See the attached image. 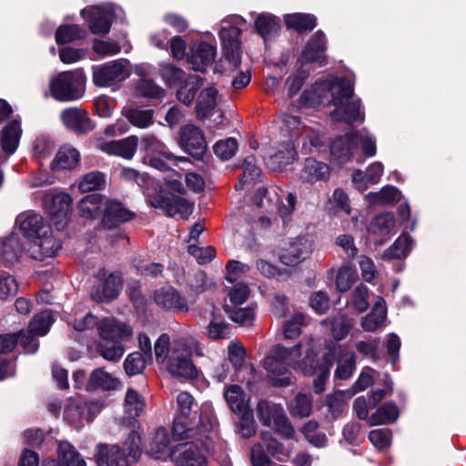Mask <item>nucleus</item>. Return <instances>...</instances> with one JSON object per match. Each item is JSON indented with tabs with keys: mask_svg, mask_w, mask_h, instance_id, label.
I'll return each instance as SVG.
<instances>
[{
	"mask_svg": "<svg viewBox=\"0 0 466 466\" xmlns=\"http://www.w3.org/2000/svg\"><path fill=\"white\" fill-rule=\"evenodd\" d=\"M288 27L298 32L312 30L316 25V18L308 14H292L285 16Z\"/></svg>",
	"mask_w": 466,
	"mask_h": 466,
	"instance_id": "de8ad7c7",
	"label": "nucleus"
},
{
	"mask_svg": "<svg viewBox=\"0 0 466 466\" xmlns=\"http://www.w3.org/2000/svg\"><path fill=\"white\" fill-rule=\"evenodd\" d=\"M151 206L162 209L167 216L187 219L193 212L194 205L184 198L169 196L150 200Z\"/></svg>",
	"mask_w": 466,
	"mask_h": 466,
	"instance_id": "f8f14e48",
	"label": "nucleus"
},
{
	"mask_svg": "<svg viewBox=\"0 0 466 466\" xmlns=\"http://www.w3.org/2000/svg\"><path fill=\"white\" fill-rule=\"evenodd\" d=\"M140 455V438L136 431H131L122 447L97 445L95 458L98 466H132Z\"/></svg>",
	"mask_w": 466,
	"mask_h": 466,
	"instance_id": "20e7f679",
	"label": "nucleus"
},
{
	"mask_svg": "<svg viewBox=\"0 0 466 466\" xmlns=\"http://www.w3.org/2000/svg\"><path fill=\"white\" fill-rule=\"evenodd\" d=\"M339 350V358L335 378L339 380L350 379L356 368V355L352 351L345 350L342 346L337 347Z\"/></svg>",
	"mask_w": 466,
	"mask_h": 466,
	"instance_id": "c756f323",
	"label": "nucleus"
},
{
	"mask_svg": "<svg viewBox=\"0 0 466 466\" xmlns=\"http://www.w3.org/2000/svg\"><path fill=\"white\" fill-rule=\"evenodd\" d=\"M399 416V410L394 403H386L379 408L369 419L370 426L388 424L395 421Z\"/></svg>",
	"mask_w": 466,
	"mask_h": 466,
	"instance_id": "c03bdc74",
	"label": "nucleus"
},
{
	"mask_svg": "<svg viewBox=\"0 0 466 466\" xmlns=\"http://www.w3.org/2000/svg\"><path fill=\"white\" fill-rule=\"evenodd\" d=\"M98 352L105 360L116 362L122 358L125 348L121 343L103 340L98 345Z\"/></svg>",
	"mask_w": 466,
	"mask_h": 466,
	"instance_id": "6e6d98bb",
	"label": "nucleus"
},
{
	"mask_svg": "<svg viewBox=\"0 0 466 466\" xmlns=\"http://www.w3.org/2000/svg\"><path fill=\"white\" fill-rule=\"evenodd\" d=\"M289 411L292 416L308 417L311 412V400L303 393L298 394L290 402Z\"/></svg>",
	"mask_w": 466,
	"mask_h": 466,
	"instance_id": "4d7b16f0",
	"label": "nucleus"
},
{
	"mask_svg": "<svg viewBox=\"0 0 466 466\" xmlns=\"http://www.w3.org/2000/svg\"><path fill=\"white\" fill-rule=\"evenodd\" d=\"M171 460L177 466H207L202 449L194 441L185 442L172 449Z\"/></svg>",
	"mask_w": 466,
	"mask_h": 466,
	"instance_id": "6e6552de",
	"label": "nucleus"
},
{
	"mask_svg": "<svg viewBox=\"0 0 466 466\" xmlns=\"http://www.w3.org/2000/svg\"><path fill=\"white\" fill-rule=\"evenodd\" d=\"M123 116L130 124L138 128H147L154 123V111L152 109L127 107L123 109Z\"/></svg>",
	"mask_w": 466,
	"mask_h": 466,
	"instance_id": "ea45409f",
	"label": "nucleus"
},
{
	"mask_svg": "<svg viewBox=\"0 0 466 466\" xmlns=\"http://www.w3.org/2000/svg\"><path fill=\"white\" fill-rule=\"evenodd\" d=\"M380 340L378 338H370L367 340H360L356 343V349L358 352L363 356L370 358L373 361L378 360L380 356Z\"/></svg>",
	"mask_w": 466,
	"mask_h": 466,
	"instance_id": "e2e57ef3",
	"label": "nucleus"
},
{
	"mask_svg": "<svg viewBox=\"0 0 466 466\" xmlns=\"http://www.w3.org/2000/svg\"><path fill=\"white\" fill-rule=\"evenodd\" d=\"M134 213L127 209L116 200H107L105 205L103 225L108 228H116L119 224L131 220Z\"/></svg>",
	"mask_w": 466,
	"mask_h": 466,
	"instance_id": "412c9836",
	"label": "nucleus"
},
{
	"mask_svg": "<svg viewBox=\"0 0 466 466\" xmlns=\"http://www.w3.org/2000/svg\"><path fill=\"white\" fill-rule=\"evenodd\" d=\"M345 394L343 391H336L326 397L325 405L327 406V417L337 418L343 410Z\"/></svg>",
	"mask_w": 466,
	"mask_h": 466,
	"instance_id": "69168bd1",
	"label": "nucleus"
},
{
	"mask_svg": "<svg viewBox=\"0 0 466 466\" xmlns=\"http://www.w3.org/2000/svg\"><path fill=\"white\" fill-rule=\"evenodd\" d=\"M320 342L318 337L306 335L295 346L286 348L276 345L264 360V367L274 378V384L286 387L292 383L293 377L286 376L289 367L300 370L306 376H315L320 369L319 353Z\"/></svg>",
	"mask_w": 466,
	"mask_h": 466,
	"instance_id": "f257e3e1",
	"label": "nucleus"
},
{
	"mask_svg": "<svg viewBox=\"0 0 466 466\" xmlns=\"http://www.w3.org/2000/svg\"><path fill=\"white\" fill-rule=\"evenodd\" d=\"M70 204L71 197L66 193H60L52 198L48 209L55 224L65 222L70 209Z\"/></svg>",
	"mask_w": 466,
	"mask_h": 466,
	"instance_id": "2f4dec72",
	"label": "nucleus"
},
{
	"mask_svg": "<svg viewBox=\"0 0 466 466\" xmlns=\"http://www.w3.org/2000/svg\"><path fill=\"white\" fill-rule=\"evenodd\" d=\"M79 157V153L76 149L66 147H62L53 160L51 168L54 171L71 169L78 163Z\"/></svg>",
	"mask_w": 466,
	"mask_h": 466,
	"instance_id": "a19ab883",
	"label": "nucleus"
},
{
	"mask_svg": "<svg viewBox=\"0 0 466 466\" xmlns=\"http://www.w3.org/2000/svg\"><path fill=\"white\" fill-rule=\"evenodd\" d=\"M92 408L98 410V403L96 402H84V403H69L65 409L64 414L66 419L72 424L78 425L85 420L86 411H90Z\"/></svg>",
	"mask_w": 466,
	"mask_h": 466,
	"instance_id": "37998d69",
	"label": "nucleus"
},
{
	"mask_svg": "<svg viewBox=\"0 0 466 466\" xmlns=\"http://www.w3.org/2000/svg\"><path fill=\"white\" fill-rule=\"evenodd\" d=\"M399 196L400 191L397 187L392 186H387L383 187L380 192L369 194L370 202L380 205L392 204L398 200Z\"/></svg>",
	"mask_w": 466,
	"mask_h": 466,
	"instance_id": "bf43d9fd",
	"label": "nucleus"
},
{
	"mask_svg": "<svg viewBox=\"0 0 466 466\" xmlns=\"http://www.w3.org/2000/svg\"><path fill=\"white\" fill-rule=\"evenodd\" d=\"M138 138L137 136H129L124 139L102 142L99 149L107 155L131 159L137 148Z\"/></svg>",
	"mask_w": 466,
	"mask_h": 466,
	"instance_id": "aec40b11",
	"label": "nucleus"
},
{
	"mask_svg": "<svg viewBox=\"0 0 466 466\" xmlns=\"http://www.w3.org/2000/svg\"><path fill=\"white\" fill-rule=\"evenodd\" d=\"M178 414L173 422V437L177 441L196 439L203 444V439L214 429L216 419L208 406H202L197 416L190 417L194 398L187 391L178 393L177 397Z\"/></svg>",
	"mask_w": 466,
	"mask_h": 466,
	"instance_id": "f03ea898",
	"label": "nucleus"
},
{
	"mask_svg": "<svg viewBox=\"0 0 466 466\" xmlns=\"http://www.w3.org/2000/svg\"><path fill=\"white\" fill-rule=\"evenodd\" d=\"M86 35V31L77 25H63L56 32V41L59 45L66 44L82 39Z\"/></svg>",
	"mask_w": 466,
	"mask_h": 466,
	"instance_id": "8fccbe9b",
	"label": "nucleus"
},
{
	"mask_svg": "<svg viewBox=\"0 0 466 466\" xmlns=\"http://www.w3.org/2000/svg\"><path fill=\"white\" fill-rule=\"evenodd\" d=\"M309 318L303 313L295 312L283 324V337L287 339H295L301 334L302 328L308 326Z\"/></svg>",
	"mask_w": 466,
	"mask_h": 466,
	"instance_id": "58836bf2",
	"label": "nucleus"
},
{
	"mask_svg": "<svg viewBox=\"0 0 466 466\" xmlns=\"http://www.w3.org/2000/svg\"><path fill=\"white\" fill-rule=\"evenodd\" d=\"M141 150H143L147 158L151 156L159 155L165 158H172L173 154L169 152L167 147L153 134L144 135L141 138Z\"/></svg>",
	"mask_w": 466,
	"mask_h": 466,
	"instance_id": "e433bc0d",
	"label": "nucleus"
},
{
	"mask_svg": "<svg viewBox=\"0 0 466 466\" xmlns=\"http://www.w3.org/2000/svg\"><path fill=\"white\" fill-rule=\"evenodd\" d=\"M224 398L235 414L241 413L249 408V399L247 397L243 389L238 385H230L227 387L224 392Z\"/></svg>",
	"mask_w": 466,
	"mask_h": 466,
	"instance_id": "bb28decb",
	"label": "nucleus"
},
{
	"mask_svg": "<svg viewBox=\"0 0 466 466\" xmlns=\"http://www.w3.org/2000/svg\"><path fill=\"white\" fill-rule=\"evenodd\" d=\"M170 440L168 432L164 428L156 431L147 448V453L157 460L166 461L171 458L172 450L169 448Z\"/></svg>",
	"mask_w": 466,
	"mask_h": 466,
	"instance_id": "5701e85b",
	"label": "nucleus"
},
{
	"mask_svg": "<svg viewBox=\"0 0 466 466\" xmlns=\"http://www.w3.org/2000/svg\"><path fill=\"white\" fill-rule=\"evenodd\" d=\"M114 17L111 5L92 7L88 11V26L94 35H106L109 32Z\"/></svg>",
	"mask_w": 466,
	"mask_h": 466,
	"instance_id": "dca6fc26",
	"label": "nucleus"
},
{
	"mask_svg": "<svg viewBox=\"0 0 466 466\" xmlns=\"http://www.w3.org/2000/svg\"><path fill=\"white\" fill-rule=\"evenodd\" d=\"M20 229L32 239L39 237L42 233L51 232V228L45 224L43 218L38 214H31L25 218L20 222Z\"/></svg>",
	"mask_w": 466,
	"mask_h": 466,
	"instance_id": "473e14b6",
	"label": "nucleus"
},
{
	"mask_svg": "<svg viewBox=\"0 0 466 466\" xmlns=\"http://www.w3.org/2000/svg\"><path fill=\"white\" fill-rule=\"evenodd\" d=\"M53 321L54 319L50 311H42L35 315L30 321L28 326L29 330L30 332H34L35 335L44 336L48 332Z\"/></svg>",
	"mask_w": 466,
	"mask_h": 466,
	"instance_id": "5fc2aeb1",
	"label": "nucleus"
},
{
	"mask_svg": "<svg viewBox=\"0 0 466 466\" xmlns=\"http://www.w3.org/2000/svg\"><path fill=\"white\" fill-rule=\"evenodd\" d=\"M86 81L82 69L61 72L50 81L51 95L57 101L78 100L85 94Z\"/></svg>",
	"mask_w": 466,
	"mask_h": 466,
	"instance_id": "39448f33",
	"label": "nucleus"
},
{
	"mask_svg": "<svg viewBox=\"0 0 466 466\" xmlns=\"http://www.w3.org/2000/svg\"><path fill=\"white\" fill-rule=\"evenodd\" d=\"M357 148V134L350 131L337 137L330 145V155L339 164L349 161Z\"/></svg>",
	"mask_w": 466,
	"mask_h": 466,
	"instance_id": "f3484780",
	"label": "nucleus"
},
{
	"mask_svg": "<svg viewBox=\"0 0 466 466\" xmlns=\"http://www.w3.org/2000/svg\"><path fill=\"white\" fill-rule=\"evenodd\" d=\"M20 136L21 127L17 120L11 121L4 127L1 135V144L6 154L11 155L16 150Z\"/></svg>",
	"mask_w": 466,
	"mask_h": 466,
	"instance_id": "72a5a7b5",
	"label": "nucleus"
},
{
	"mask_svg": "<svg viewBox=\"0 0 466 466\" xmlns=\"http://www.w3.org/2000/svg\"><path fill=\"white\" fill-rule=\"evenodd\" d=\"M172 343L167 334H161L156 340L154 345V351L156 355V360L159 364H163L166 361L168 362L169 356L171 354Z\"/></svg>",
	"mask_w": 466,
	"mask_h": 466,
	"instance_id": "680f3d73",
	"label": "nucleus"
},
{
	"mask_svg": "<svg viewBox=\"0 0 466 466\" xmlns=\"http://www.w3.org/2000/svg\"><path fill=\"white\" fill-rule=\"evenodd\" d=\"M99 283L92 289L91 297L97 302L110 301L116 299L122 289V278L118 273L106 274L100 271Z\"/></svg>",
	"mask_w": 466,
	"mask_h": 466,
	"instance_id": "0eeeda50",
	"label": "nucleus"
},
{
	"mask_svg": "<svg viewBox=\"0 0 466 466\" xmlns=\"http://www.w3.org/2000/svg\"><path fill=\"white\" fill-rule=\"evenodd\" d=\"M206 335L211 340L227 339L231 336V329L226 322L210 321L207 326Z\"/></svg>",
	"mask_w": 466,
	"mask_h": 466,
	"instance_id": "052dcab7",
	"label": "nucleus"
},
{
	"mask_svg": "<svg viewBox=\"0 0 466 466\" xmlns=\"http://www.w3.org/2000/svg\"><path fill=\"white\" fill-rule=\"evenodd\" d=\"M102 340L121 343L130 339L133 335L132 328L127 323L115 319H104L97 326Z\"/></svg>",
	"mask_w": 466,
	"mask_h": 466,
	"instance_id": "ddd939ff",
	"label": "nucleus"
},
{
	"mask_svg": "<svg viewBox=\"0 0 466 466\" xmlns=\"http://www.w3.org/2000/svg\"><path fill=\"white\" fill-rule=\"evenodd\" d=\"M216 57V47L206 42H201L190 49L187 62L194 71L203 72L210 66Z\"/></svg>",
	"mask_w": 466,
	"mask_h": 466,
	"instance_id": "6ab92c4d",
	"label": "nucleus"
},
{
	"mask_svg": "<svg viewBox=\"0 0 466 466\" xmlns=\"http://www.w3.org/2000/svg\"><path fill=\"white\" fill-rule=\"evenodd\" d=\"M60 117L68 129L77 134L87 133L94 128L87 112L81 107L66 108L61 112Z\"/></svg>",
	"mask_w": 466,
	"mask_h": 466,
	"instance_id": "2eb2a0df",
	"label": "nucleus"
},
{
	"mask_svg": "<svg viewBox=\"0 0 466 466\" xmlns=\"http://www.w3.org/2000/svg\"><path fill=\"white\" fill-rule=\"evenodd\" d=\"M395 227V218L391 213L385 212L376 216L371 221L369 231L379 237H387Z\"/></svg>",
	"mask_w": 466,
	"mask_h": 466,
	"instance_id": "79ce46f5",
	"label": "nucleus"
},
{
	"mask_svg": "<svg viewBox=\"0 0 466 466\" xmlns=\"http://www.w3.org/2000/svg\"><path fill=\"white\" fill-rule=\"evenodd\" d=\"M218 90L213 86L202 89L198 96L195 111L198 119H204L212 115L218 105Z\"/></svg>",
	"mask_w": 466,
	"mask_h": 466,
	"instance_id": "b1692460",
	"label": "nucleus"
},
{
	"mask_svg": "<svg viewBox=\"0 0 466 466\" xmlns=\"http://www.w3.org/2000/svg\"><path fill=\"white\" fill-rule=\"evenodd\" d=\"M369 289L363 285H358L352 291L350 303L358 313H362L369 309Z\"/></svg>",
	"mask_w": 466,
	"mask_h": 466,
	"instance_id": "13d9d810",
	"label": "nucleus"
},
{
	"mask_svg": "<svg viewBox=\"0 0 466 466\" xmlns=\"http://www.w3.org/2000/svg\"><path fill=\"white\" fill-rule=\"evenodd\" d=\"M155 302L161 308L172 311H188V305L185 298L172 288H161L154 294Z\"/></svg>",
	"mask_w": 466,
	"mask_h": 466,
	"instance_id": "a211bd4d",
	"label": "nucleus"
},
{
	"mask_svg": "<svg viewBox=\"0 0 466 466\" xmlns=\"http://www.w3.org/2000/svg\"><path fill=\"white\" fill-rule=\"evenodd\" d=\"M137 92L145 97L158 98L164 95V90L151 79L140 78L136 84Z\"/></svg>",
	"mask_w": 466,
	"mask_h": 466,
	"instance_id": "0e129e2a",
	"label": "nucleus"
},
{
	"mask_svg": "<svg viewBox=\"0 0 466 466\" xmlns=\"http://www.w3.org/2000/svg\"><path fill=\"white\" fill-rule=\"evenodd\" d=\"M310 248L307 241L298 239L289 244L280 255V261L287 266L294 267L299 264L309 254Z\"/></svg>",
	"mask_w": 466,
	"mask_h": 466,
	"instance_id": "393cba45",
	"label": "nucleus"
},
{
	"mask_svg": "<svg viewBox=\"0 0 466 466\" xmlns=\"http://www.w3.org/2000/svg\"><path fill=\"white\" fill-rule=\"evenodd\" d=\"M60 248V240L56 238L51 231L31 239L27 250L34 259L44 260L55 256Z\"/></svg>",
	"mask_w": 466,
	"mask_h": 466,
	"instance_id": "4468645a",
	"label": "nucleus"
},
{
	"mask_svg": "<svg viewBox=\"0 0 466 466\" xmlns=\"http://www.w3.org/2000/svg\"><path fill=\"white\" fill-rule=\"evenodd\" d=\"M327 92L330 93V102L335 106L330 113L333 121H343L349 125L364 121L365 115L360 110V100H352L354 88L350 79L331 76L322 80V100Z\"/></svg>",
	"mask_w": 466,
	"mask_h": 466,
	"instance_id": "7ed1b4c3",
	"label": "nucleus"
},
{
	"mask_svg": "<svg viewBox=\"0 0 466 466\" xmlns=\"http://www.w3.org/2000/svg\"><path fill=\"white\" fill-rule=\"evenodd\" d=\"M204 79L197 75L187 76L182 84L178 85L177 98L186 106H190L198 89L203 86Z\"/></svg>",
	"mask_w": 466,
	"mask_h": 466,
	"instance_id": "cd10ccee",
	"label": "nucleus"
},
{
	"mask_svg": "<svg viewBox=\"0 0 466 466\" xmlns=\"http://www.w3.org/2000/svg\"><path fill=\"white\" fill-rule=\"evenodd\" d=\"M386 315V302L378 297L371 311L361 319L360 325L365 331L373 332L383 324Z\"/></svg>",
	"mask_w": 466,
	"mask_h": 466,
	"instance_id": "a878e982",
	"label": "nucleus"
},
{
	"mask_svg": "<svg viewBox=\"0 0 466 466\" xmlns=\"http://www.w3.org/2000/svg\"><path fill=\"white\" fill-rule=\"evenodd\" d=\"M160 76L168 86H177L187 77L186 73L170 64H164L160 66Z\"/></svg>",
	"mask_w": 466,
	"mask_h": 466,
	"instance_id": "864d4df0",
	"label": "nucleus"
},
{
	"mask_svg": "<svg viewBox=\"0 0 466 466\" xmlns=\"http://www.w3.org/2000/svg\"><path fill=\"white\" fill-rule=\"evenodd\" d=\"M411 247V238L403 234L400 236L390 248L384 250L382 258L384 260H392L405 258L410 253Z\"/></svg>",
	"mask_w": 466,
	"mask_h": 466,
	"instance_id": "4c0bfd02",
	"label": "nucleus"
},
{
	"mask_svg": "<svg viewBox=\"0 0 466 466\" xmlns=\"http://www.w3.org/2000/svg\"><path fill=\"white\" fill-rule=\"evenodd\" d=\"M224 310L232 321L242 326H251L255 319V310L251 307L237 308L226 304Z\"/></svg>",
	"mask_w": 466,
	"mask_h": 466,
	"instance_id": "a18cd8bd",
	"label": "nucleus"
},
{
	"mask_svg": "<svg viewBox=\"0 0 466 466\" xmlns=\"http://www.w3.org/2000/svg\"><path fill=\"white\" fill-rule=\"evenodd\" d=\"M240 35L241 30L236 25L222 26L219 32L224 56L234 67L241 63Z\"/></svg>",
	"mask_w": 466,
	"mask_h": 466,
	"instance_id": "9b49d317",
	"label": "nucleus"
},
{
	"mask_svg": "<svg viewBox=\"0 0 466 466\" xmlns=\"http://www.w3.org/2000/svg\"><path fill=\"white\" fill-rule=\"evenodd\" d=\"M120 385L119 380L102 368L94 370L88 379L86 389L94 390L102 389L106 390H116Z\"/></svg>",
	"mask_w": 466,
	"mask_h": 466,
	"instance_id": "c85d7f7f",
	"label": "nucleus"
},
{
	"mask_svg": "<svg viewBox=\"0 0 466 466\" xmlns=\"http://www.w3.org/2000/svg\"><path fill=\"white\" fill-rule=\"evenodd\" d=\"M129 76L126 60H116L94 70L93 81L97 86H108Z\"/></svg>",
	"mask_w": 466,
	"mask_h": 466,
	"instance_id": "1a4fd4ad",
	"label": "nucleus"
},
{
	"mask_svg": "<svg viewBox=\"0 0 466 466\" xmlns=\"http://www.w3.org/2000/svg\"><path fill=\"white\" fill-rule=\"evenodd\" d=\"M179 146L195 158H200L207 150L204 134L194 125H186L180 129Z\"/></svg>",
	"mask_w": 466,
	"mask_h": 466,
	"instance_id": "9d476101",
	"label": "nucleus"
},
{
	"mask_svg": "<svg viewBox=\"0 0 466 466\" xmlns=\"http://www.w3.org/2000/svg\"><path fill=\"white\" fill-rule=\"evenodd\" d=\"M167 369L171 374L185 379L198 376V370L191 361V346L187 339L180 338L173 340Z\"/></svg>",
	"mask_w": 466,
	"mask_h": 466,
	"instance_id": "423d86ee",
	"label": "nucleus"
},
{
	"mask_svg": "<svg viewBox=\"0 0 466 466\" xmlns=\"http://www.w3.org/2000/svg\"><path fill=\"white\" fill-rule=\"evenodd\" d=\"M148 360L139 351L127 355L124 361V370L128 376L138 375L146 369Z\"/></svg>",
	"mask_w": 466,
	"mask_h": 466,
	"instance_id": "3c124183",
	"label": "nucleus"
},
{
	"mask_svg": "<svg viewBox=\"0 0 466 466\" xmlns=\"http://www.w3.org/2000/svg\"><path fill=\"white\" fill-rule=\"evenodd\" d=\"M106 186V176L100 171H91L84 175L78 183V188L86 193L94 190H101Z\"/></svg>",
	"mask_w": 466,
	"mask_h": 466,
	"instance_id": "49530a36",
	"label": "nucleus"
},
{
	"mask_svg": "<svg viewBox=\"0 0 466 466\" xmlns=\"http://www.w3.org/2000/svg\"><path fill=\"white\" fill-rule=\"evenodd\" d=\"M301 179L306 183H315L320 179V164L314 158L309 157L305 161L301 171Z\"/></svg>",
	"mask_w": 466,
	"mask_h": 466,
	"instance_id": "338daca9",
	"label": "nucleus"
},
{
	"mask_svg": "<svg viewBox=\"0 0 466 466\" xmlns=\"http://www.w3.org/2000/svg\"><path fill=\"white\" fill-rule=\"evenodd\" d=\"M296 150L292 143L288 142L268 160V166L274 171H279L291 164L296 159Z\"/></svg>",
	"mask_w": 466,
	"mask_h": 466,
	"instance_id": "7c9ffc66",
	"label": "nucleus"
},
{
	"mask_svg": "<svg viewBox=\"0 0 466 466\" xmlns=\"http://www.w3.org/2000/svg\"><path fill=\"white\" fill-rule=\"evenodd\" d=\"M353 324V319L345 315H337L325 321V325L329 328L331 337L336 341L344 339L352 329Z\"/></svg>",
	"mask_w": 466,
	"mask_h": 466,
	"instance_id": "f704fd0d",
	"label": "nucleus"
},
{
	"mask_svg": "<svg viewBox=\"0 0 466 466\" xmlns=\"http://www.w3.org/2000/svg\"><path fill=\"white\" fill-rule=\"evenodd\" d=\"M58 461L47 460L43 466H86L85 460L67 441H62L57 449Z\"/></svg>",
	"mask_w": 466,
	"mask_h": 466,
	"instance_id": "4be33fe9",
	"label": "nucleus"
},
{
	"mask_svg": "<svg viewBox=\"0 0 466 466\" xmlns=\"http://www.w3.org/2000/svg\"><path fill=\"white\" fill-rule=\"evenodd\" d=\"M255 26L264 39L276 34L279 29V24L277 18L271 15L266 14H261L258 16Z\"/></svg>",
	"mask_w": 466,
	"mask_h": 466,
	"instance_id": "603ef678",
	"label": "nucleus"
},
{
	"mask_svg": "<svg viewBox=\"0 0 466 466\" xmlns=\"http://www.w3.org/2000/svg\"><path fill=\"white\" fill-rule=\"evenodd\" d=\"M238 149V142L235 138L229 137L217 142L214 146V153L221 159L231 158Z\"/></svg>",
	"mask_w": 466,
	"mask_h": 466,
	"instance_id": "774afa93",
	"label": "nucleus"
},
{
	"mask_svg": "<svg viewBox=\"0 0 466 466\" xmlns=\"http://www.w3.org/2000/svg\"><path fill=\"white\" fill-rule=\"evenodd\" d=\"M105 205L100 194L86 196L78 204L80 216L86 219H94L100 215Z\"/></svg>",
	"mask_w": 466,
	"mask_h": 466,
	"instance_id": "c9c22d12",
	"label": "nucleus"
},
{
	"mask_svg": "<svg viewBox=\"0 0 466 466\" xmlns=\"http://www.w3.org/2000/svg\"><path fill=\"white\" fill-rule=\"evenodd\" d=\"M125 412L130 418H136L145 409V401L143 397L133 389H128L125 397L124 403Z\"/></svg>",
	"mask_w": 466,
	"mask_h": 466,
	"instance_id": "09e8293b",
	"label": "nucleus"
}]
</instances>
